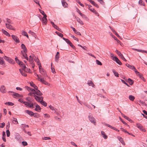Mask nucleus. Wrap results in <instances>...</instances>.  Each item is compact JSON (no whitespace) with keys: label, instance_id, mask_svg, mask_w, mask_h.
Masks as SVG:
<instances>
[{"label":"nucleus","instance_id":"34","mask_svg":"<svg viewBox=\"0 0 147 147\" xmlns=\"http://www.w3.org/2000/svg\"><path fill=\"white\" fill-rule=\"evenodd\" d=\"M22 35H24V36H26L28 38H29V36L28 35L27 33L26 32L24 31H23L22 32Z\"/></svg>","mask_w":147,"mask_h":147},{"label":"nucleus","instance_id":"6","mask_svg":"<svg viewBox=\"0 0 147 147\" xmlns=\"http://www.w3.org/2000/svg\"><path fill=\"white\" fill-rule=\"evenodd\" d=\"M35 90V92H34V94H36L37 96H36L35 95V96H38V97H42L41 96L42 94V93L40 92V91L37 89V90Z\"/></svg>","mask_w":147,"mask_h":147},{"label":"nucleus","instance_id":"26","mask_svg":"<svg viewBox=\"0 0 147 147\" xmlns=\"http://www.w3.org/2000/svg\"><path fill=\"white\" fill-rule=\"evenodd\" d=\"M121 115L124 118L126 119L129 121H132L128 117H127V116H125V115H124V114H123L122 113H121Z\"/></svg>","mask_w":147,"mask_h":147},{"label":"nucleus","instance_id":"12","mask_svg":"<svg viewBox=\"0 0 147 147\" xmlns=\"http://www.w3.org/2000/svg\"><path fill=\"white\" fill-rule=\"evenodd\" d=\"M117 139L119 140L120 142L123 145H125V143L123 141V139L121 137L117 136Z\"/></svg>","mask_w":147,"mask_h":147},{"label":"nucleus","instance_id":"59","mask_svg":"<svg viewBox=\"0 0 147 147\" xmlns=\"http://www.w3.org/2000/svg\"><path fill=\"white\" fill-rule=\"evenodd\" d=\"M98 1L102 5H104L105 4V2L102 0H98Z\"/></svg>","mask_w":147,"mask_h":147},{"label":"nucleus","instance_id":"8","mask_svg":"<svg viewBox=\"0 0 147 147\" xmlns=\"http://www.w3.org/2000/svg\"><path fill=\"white\" fill-rule=\"evenodd\" d=\"M39 81H40L41 82H42V83L46 85H49V83L45 80H44V79L43 78H40V79H39L38 80Z\"/></svg>","mask_w":147,"mask_h":147},{"label":"nucleus","instance_id":"5","mask_svg":"<svg viewBox=\"0 0 147 147\" xmlns=\"http://www.w3.org/2000/svg\"><path fill=\"white\" fill-rule=\"evenodd\" d=\"M39 72L44 77H46L47 76L46 71L44 69L42 68L41 70H39Z\"/></svg>","mask_w":147,"mask_h":147},{"label":"nucleus","instance_id":"17","mask_svg":"<svg viewBox=\"0 0 147 147\" xmlns=\"http://www.w3.org/2000/svg\"><path fill=\"white\" fill-rule=\"evenodd\" d=\"M25 88L28 91H31L32 92H35V90L28 86H25Z\"/></svg>","mask_w":147,"mask_h":147},{"label":"nucleus","instance_id":"38","mask_svg":"<svg viewBox=\"0 0 147 147\" xmlns=\"http://www.w3.org/2000/svg\"><path fill=\"white\" fill-rule=\"evenodd\" d=\"M13 122L15 124H17L18 123V122L17 121V119L13 118V119L12 120Z\"/></svg>","mask_w":147,"mask_h":147},{"label":"nucleus","instance_id":"37","mask_svg":"<svg viewBox=\"0 0 147 147\" xmlns=\"http://www.w3.org/2000/svg\"><path fill=\"white\" fill-rule=\"evenodd\" d=\"M112 71H113V73L115 76L117 77H119V74H118V73L117 72H116L115 70L113 69Z\"/></svg>","mask_w":147,"mask_h":147},{"label":"nucleus","instance_id":"3","mask_svg":"<svg viewBox=\"0 0 147 147\" xmlns=\"http://www.w3.org/2000/svg\"><path fill=\"white\" fill-rule=\"evenodd\" d=\"M3 58L5 59L6 60L10 63L13 64H14L15 63L14 61L9 57H7L6 56H5L3 57Z\"/></svg>","mask_w":147,"mask_h":147},{"label":"nucleus","instance_id":"30","mask_svg":"<svg viewBox=\"0 0 147 147\" xmlns=\"http://www.w3.org/2000/svg\"><path fill=\"white\" fill-rule=\"evenodd\" d=\"M129 99L131 101H134L135 99V97L131 95L129 96Z\"/></svg>","mask_w":147,"mask_h":147},{"label":"nucleus","instance_id":"40","mask_svg":"<svg viewBox=\"0 0 147 147\" xmlns=\"http://www.w3.org/2000/svg\"><path fill=\"white\" fill-rule=\"evenodd\" d=\"M136 126L140 129L142 128V126L140 123H137Z\"/></svg>","mask_w":147,"mask_h":147},{"label":"nucleus","instance_id":"62","mask_svg":"<svg viewBox=\"0 0 147 147\" xmlns=\"http://www.w3.org/2000/svg\"><path fill=\"white\" fill-rule=\"evenodd\" d=\"M1 125H0V128H3L4 127V126H5V123L4 122L2 123H1Z\"/></svg>","mask_w":147,"mask_h":147},{"label":"nucleus","instance_id":"49","mask_svg":"<svg viewBox=\"0 0 147 147\" xmlns=\"http://www.w3.org/2000/svg\"><path fill=\"white\" fill-rule=\"evenodd\" d=\"M23 103H24L25 104V105L26 106H29H29L30 104V102L29 103V102H28L24 101V102H23Z\"/></svg>","mask_w":147,"mask_h":147},{"label":"nucleus","instance_id":"18","mask_svg":"<svg viewBox=\"0 0 147 147\" xmlns=\"http://www.w3.org/2000/svg\"><path fill=\"white\" fill-rule=\"evenodd\" d=\"M29 57V59L28 60H29V61L30 63H34V61L33 60V59H34V56H33V57H32L31 55H30Z\"/></svg>","mask_w":147,"mask_h":147},{"label":"nucleus","instance_id":"10","mask_svg":"<svg viewBox=\"0 0 147 147\" xmlns=\"http://www.w3.org/2000/svg\"><path fill=\"white\" fill-rule=\"evenodd\" d=\"M61 3L62 6L64 8H67L68 7V5L67 3L64 0L61 1Z\"/></svg>","mask_w":147,"mask_h":147},{"label":"nucleus","instance_id":"27","mask_svg":"<svg viewBox=\"0 0 147 147\" xmlns=\"http://www.w3.org/2000/svg\"><path fill=\"white\" fill-rule=\"evenodd\" d=\"M76 21L78 22L81 25H83L84 23L82 21L78 18L77 17L76 18Z\"/></svg>","mask_w":147,"mask_h":147},{"label":"nucleus","instance_id":"57","mask_svg":"<svg viewBox=\"0 0 147 147\" xmlns=\"http://www.w3.org/2000/svg\"><path fill=\"white\" fill-rule=\"evenodd\" d=\"M84 105L85 106H86V107H87L88 108H89L90 109H92V107L90 106V105H88V104H85Z\"/></svg>","mask_w":147,"mask_h":147},{"label":"nucleus","instance_id":"16","mask_svg":"<svg viewBox=\"0 0 147 147\" xmlns=\"http://www.w3.org/2000/svg\"><path fill=\"white\" fill-rule=\"evenodd\" d=\"M5 25L7 28L9 29L14 30V29H13L12 26L10 25L9 24H6Z\"/></svg>","mask_w":147,"mask_h":147},{"label":"nucleus","instance_id":"14","mask_svg":"<svg viewBox=\"0 0 147 147\" xmlns=\"http://www.w3.org/2000/svg\"><path fill=\"white\" fill-rule=\"evenodd\" d=\"M90 10L96 15L99 16L97 12L94 8H90Z\"/></svg>","mask_w":147,"mask_h":147},{"label":"nucleus","instance_id":"2","mask_svg":"<svg viewBox=\"0 0 147 147\" xmlns=\"http://www.w3.org/2000/svg\"><path fill=\"white\" fill-rule=\"evenodd\" d=\"M88 118L90 121L92 123L94 124L95 125H96V120L95 118L92 116V114L90 113L88 115Z\"/></svg>","mask_w":147,"mask_h":147},{"label":"nucleus","instance_id":"60","mask_svg":"<svg viewBox=\"0 0 147 147\" xmlns=\"http://www.w3.org/2000/svg\"><path fill=\"white\" fill-rule=\"evenodd\" d=\"M111 35L112 36L113 38L115 40H117V42H119V40H118L116 37H115V36L114 35Z\"/></svg>","mask_w":147,"mask_h":147},{"label":"nucleus","instance_id":"45","mask_svg":"<svg viewBox=\"0 0 147 147\" xmlns=\"http://www.w3.org/2000/svg\"><path fill=\"white\" fill-rule=\"evenodd\" d=\"M4 61L2 57H0V64H3L4 63Z\"/></svg>","mask_w":147,"mask_h":147},{"label":"nucleus","instance_id":"35","mask_svg":"<svg viewBox=\"0 0 147 147\" xmlns=\"http://www.w3.org/2000/svg\"><path fill=\"white\" fill-rule=\"evenodd\" d=\"M63 39L69 45L70 44V43L71 42L68 39L65 38H63Z\"/></svg>","mask_w":147,"mask_h":147},{"label":"nucleus","instance_id":"51","mask_svg":"<svg viewBox=\"0 0 147 147\" xmlns=\"http://www.w3.org/2000/svg\"><path fill=\"white\" fill-rule=\"evenodd\" d=\"M27 51H25V50H23L21 51V53L22 55V56H24V54L26 53H27Z\"/></svg>","mask_w":147,"mask_h":147},{"label":"nucleus","instance_id":"43","mask_svg":"<svg viewBox=\"0 0 147 147\" xmlns=\"http://www.w3.org/2000/svg\"><path fill=\"white\" fill-rule=\"evenodd\" d=\"M138 3L140 5L144 6L145 5L142 0H139Z\"/></svg>","mask_w":147,"mask_h":147},{"label":"nucleus","instance_id":"11","mask_svg":"<svg viewBox=\"0 0 147 147\" xmlns=\"http://www.w3.org/2000/svg\"><path fill=\"white\" fill-rule=\"evenodd\" d=\"M47 15H45V16H43V17L42 18V22L45 24H47Z\"/></svg>","mask_w":147,"mask_h":147},{"label":"nucleus","instance_id":"4","mask_svg":"<svg viewBox=\"0 0 147 147\" xmlns=\"http://www.w3.org/2000/svg\"><path fill=\"white\" fill-rule=\"evenodd\" d=\"M115 52L118 55L121 57L123 60L125 61H126V59L124 57L123 55L119 51H118L117 50H116L115 51Z\"/></svg>","mask_w":147,"mask_h":147},{"label":"nucleus","instance_id":"28","mask_svg":"<svg viewBox=\"0 0 147 147\" xmlns=\"http://www.w3.org/2000/svg\"><path fill=\"white\" fill-rule=\"evenodd\" d=\"M101 134L102 137L104 138L105 139H107V136L105 134V133L103 131H101Z\"/></svg>","mask_w":147,"mask_h":147},{"label":"nucleus","instance_id":"32","mask_svg":"<svg viewBox=\"0 0 147 147\" xmlns=\"http://www.w3.org/2000/svg\"><path fill=\"white\" fill-rule=\"evenodd\" d=\"M22 66V70H24L26 68V67L25 66V65L24 63L22 62H21V65Z\"/></svg>","mask_w":147,"mask_h":147},{"label":"nucleus","instance_id":"21","mask_svg":"<svg viewBox=\"0 0 147 147\" xmlns=\"http://www.w3.org/2000/svg\"><path fill=\"white\" fill-rule=\"evenodd\" d=\"M2 31L3 32V33L6 36H10V34L7 32L5 30L3 29H2Z\"/></svg>","mask_w":147,"mask_h":147},{"label":"nucleus","instance_id":"9","mask_svg":"<svg viewBox=\"0 0 147 147\" xmlns=\"http://www.w3.org/2000/svg\"><path fill=\"white\" fill-rule=\"evenodd\" d=\"M113 60L115 61L117 63L119 64V65H121L122 64V63L116 57H114L113 58Z\"/></svg>","mask_w":147,"mask_h":147},{"label":"nucleus","instance_id":"25","mask_svg":"<svg viewBox=\"0 0 147 147\" xmlns=\"http://www.w3.org/2000/svg\"><path fill=\"white\" fill-rule=\"evenodd\" d=\"M26 100L31 103L32 102V101L33 100V99L32 98L30 97H26Z\"/></svg>","mask_w":147,"mask_h":147},{"label":"nucleus","instance_id":"50","mask_svg":"<svg viewBox=\"0 0 147 147\" xmlns=\"http://www.w3.org/2000/svg\"><path fill=\"white\" fill-rule=\"evenodd\" d=\"M28 95L30 96H34L35 98L36 96H35V94H34V92H32L29 93L28 94Z\"/></svg>","mask_w":147,"mask_h":147},{"label":"nucleus","instance_id":"44","mask_svg":"<svg viewBox=\"0 0 147 147\" xmlns=\"http://www.w3.org/2000/svg\"><path fill=\"white\" fill-rule=\"evenodd\" d=\"M125 65L128 67L130 68L131 69H132L133 67H134L133 66L130 65V64H126Z\"/></svg>","mask_w":147,"mask_h":147},{"label":"nucleus","instance_id":"56","mask_svg":"<svg viewBox=\"0 0 147 147\" xmlns=\"http://www.w3.org/2000/svg\"><path fill=\"white\" fill-rule=\"evenodd\" d=\"M7 136V137H9L10 135V132L9 130L8 129L6 131Z\"/></svg>","mask_w":147,"mask_h":147},{"label":"nucleus","instance_id":"29","mask_svg":"<svg viewBox=\"0 0 147 147\" xmlns=\"http://www.w3.org/2000/svg\"><path fill=\"white\" fill-rule=\"evenodd\" d=\"M127 81L130 85H132L133 84L134 81L131 79L130 78H128L127 80Z\"/></svg>","mask_w":147,"mask_h":147},{"label":"nucleus","instance_id":"36","mask_svg":"<svg viewBox=\"0 0 147 147\" xmlns=\"http://www.w3.org/2000/svg\"><path fill=\"white\" fill-rule=\"evenodd\" d=\"M55 33L56 34H57L58 36H59L60 37H61L62 38H63V35L62 34H61V33H60V32H58L57 31H56Z\"/></svg>","mask_w":147,"mask_h":147},{"label":"nucleus","instance_id":"15","mask_svg":"<svg viewBox=\"0 0 147 147\" xmlns=\"http://www.w3.org/2000/svg\"><path fill=\"white\" fill-rule=\"evenodd\" d=\"M19 70L20 73L21 74L22 76L25 77L27 76V74L24 71H23V70H22L20 69H19Z\"/></svg>","mask_w":147,"mask_h":147},{"label":"nucleus","instance_id":"61","mask_svg":"<svg viewBox=\"0 0 147 147\" xmlns=\"http://www.w3.org/2000/svg\"><path fill=\"white\" fill-rule=\"evenodd\" d=\"M34 1L36 3L38 4V5L40 7V5L39 3V1L38 0H34Z\"/></svg>","mask_w":147,"mask_h":147},{"label":"nucleus","instance_id":"20","mask_svg":"<svg viewBox=\"0 0 147 147\" xmlns=\"http://www.w3.org/2000/svg\"><path fill=\"white\" fill-rule=\"evenodd\" d=\"M30 85L32 87H33L35 90H37L38 87L33 82L30 83Z\"/></svg>","mask_w":147,"mask_h":147},{"label":"nucleus","instance_id":"19","mask_svg":"<svg viewBox=\"0 0 147 147\" xmlns=\"http://www.w3.org/2000/svg\"><path fill=\"white\" fill-rule=\"evenodd\" d=\"M5 87L3 86H2L0 88V91L2 93L5 92Z\"/></svg>","mask_w":147,"mask_h":147},{"label":"nucleus","instance_id":"53","mask_svg":"<svg viewBox=\"0 0 147 147\" xmlns=\"http://www.w3.org/2000/svg\"><path fill=\"white\" fill-rule=\"evenodd\" d=\"M96 63L98 65H102V63L99 60H96Z\"/></svg>","mask_w":147,"mask_h":147},{"label":"nucleus","instance_id":"39","mask_svg":"<svg viewBox=\"0 0 147 147\" xmlns=\"http://www.w3.org/2000/svg\"><path fill=\"white\" fill-rule=\"evenodd\" d=\"M13 95V96H15L14 97L15 98H16V97H21V95L18 94V93H15Z\"/></svg>","mask_w":147,"mask_h":147},{"label":"nucleus","instance_id":"13","mask_svg":"<svg viewBox=\"0 0 147 147\" xmlns=\"http://www.w3.org/2000/svg\"><path fill=\"white\" fill-rule=\"evenodd\" d=\"M25 112L32 117L34 115L33 112L30 110H26L25 111Z\"/></svg>","mask_w":147,"mask_h":147},{"label":"nucleus","instance_id":"63","mask_svg":"<svg viewBox=\"0 0 147 147\" xmlns=\"http://www.w3.org/2000/svg\"><path fill=\"white\" fill-rule=\"evenodd\" d=\"M59 58V55H56L55 57V61L57 62Z\"/></svg>","mask_w":147,"mask_h":147},{"label":"nucleus","instance_id":"42","mask_svg":"<svg viewBox=\"0 0 147 147\" xmlns=\"http://www.w3.org/2000/svg\"><path fill=\"white\" fill-rule=\"evenodd\" d=\"M28 33L32 35L33 36H36L35 33L31 30H30Z\"/></svg>","mask_w":147,"mask_h":147},{"label":"nucleus","instance_id":"31","mask_svg":"<svg viewBox=\"0 0 147 147\" xmlns=\"http://www.w3.org/2000/svg\"><path fill=\"white\" fill-rule=\"evenodd\" d=\"M15 61H16V62L17 63L19 64V65H21V62L22 61H20L18 58L17 57H16L15 58Z\"/></svg>","mask_w":147,"mask_h":147},{"label":"nucleus","instance_id":"46","mask_svg":"<svg viewBox=\"0 0 147 147\" xmlns=\"http://www.w3.org/2000/svg\"><path fill=\"white\" fill-rule=\"evenodd\" d=\"M33 114L34 115H33V116L36 118H38L39 116V115L37 113H34Z\"/></svg>","mask_w":147,"mask_h":147},{"label":"nucleus","instance_id":"24","mask_svg":"<svg viewBox=\"0 0 147 147\" xmlns=\"http://www.w3.org/2000/svg\"><path fill=\"white\" fill-rule=\"evenodd\" d=\"M88 84L90 86H92L93 87H94L95 86L91 80H88Z\"/></svg>","mask_w":147,"mask_h":147},{"label":"nucleus","instance_id":"48","mask_svg":"<svg viewBox=\"0 0 147 147\" xmlns=\"http://www.w3.org/2000/svg\"><path fill=\"white\" fill-rule=\"evenodd\" d=\"M49 108L53 110V111H54L55 110H57L56 108L51 105L49 106Z\"/></svg>","mask_w":147,"mask_h":147},{"label":"nucleus","instance_id":"58","mask_svg":"<svg viewBox=\"0 0 147 147\" xmlns=\"http://www.w3.org/2000/svg\"><path fill=\"white\" fill-rule=\"evenodd\" d=\"M119 117V119H120V120L121 121V122L124 124H125V125H126L127 126H129V125L127 124L124 121H123V120H122L121 118V117Z\"/></svg>","mask_w":147,"mask_h":147},{"label":"nucleus","instance_id":"55","mask_svg":"<svg viewBox=\"0 0 147 147\" xmlns=\"http://www.w3.org/2000/svg\"><path fill=\"white\" fill-rule=\"evenodd\" d=\"M93 3H91L92 4L96 6L97 8L99 7V6L98 5V4L96 3L94 1H93Z\"/></svg>","mask_w":147,"mask_h":147},{"label":"nucleus","instance_id":"1","mask_svg":"<svg viewBox=\"0 0 147 147\" xmlns=\"http://www.w3.org/2000/svg\"><path fill=\"white\" fill-rule=\"evenodd\" d=\"M43 97H38L36 96L35 97V99L38 102H40L41 104L44 106L46 107L47 105V104L45 101L43 100Z\"/></svg>","mask_w":147,"mask_h":147},{"label":"nucleus","instance_id":"54","mask_svg":"<svg viewBox=\"0 0 147 147\" xmlns=\"http://www.w3.org/2000/svg\"><path fill=\"white\" fill-rule=\"evenodd\" d=\"M139 102H140V103L141 104L143 105H146V103L143 101L140 100Z\"/></svg>","mask_w":147,"mask_h":147},{"label":"nucleus","instance_id":"22","mask_svg":"<svg viewBox=\"0 0 147 147\" xmlns=\"http://www.w3.org/2000/svg\"><path fill=\"white\" fill-rule=\"evenodd\" d=\"M132 49L135 51H137L138 52H141L142 53H147V51H146L142 50H140L139 49Z\"/></svg>","mask_w":147,"mask_h":147},{"label":"nucleus","instance_id":"41","mask_svg":"<svg viewBox=\"0 0 147 147\" xmlns=\"http://www.w3.org/2000/svg\"><path fill=\"white\" fill-rule=\"evenodd\" d=\"M5 105H10V106H13V105L14 104L12 102H6L5 103Z\"/></svg>","mask_w":147,"mask_h":147},{"label":"nucleus","instance_id":"52","mask_svg":"<svg viewBox=\"0 0 147 147\" xmlns=\"http://www.w3.org/2000/svg\"><path fill=\"white\" fill-rule=\"evenodd\" d=\"M39 11L40 12L43 16H45V15H46L44 12L41 9H39Z\"/></svg>","mask_w":147,"mask_h":147},{"label":"nucleus","instance_id":"23","mask_svg":"<svg viewBox=\"0 0 147 147\" xmlns=\"http://www.w3.org/2000/svg\"><path fill=\"white\" fill-rule=\"evenodd\" d=\"M36 108L34 110L38 112H40L39 110H40L41 108L39 105H37L36 106Z\"/></svg>","mask_w":147,"mask_h":147},{"label":"nucleus","instance_id":"47","mask_svg":"<svg viewBox=\"0 0 147 147\" xmlns=\"http://www.w3.org/2000/svg\"><path fill=\"white\" fill-rule=\"evenodd\" d=\"M23 56L27 60H28L29 59L28 57L27 56V53H26L24 54V56Z\"/></svg>","mask_w":147,"mask_h":147},{"label":"nucleus","instance_id":"64","mask_svg":"<svg viewBox=\"0 0 147 147\" xmlns=\"http://www.w3.org/2000/svg\"><path fill=\"white\" fill-rule=\"evenodd\" d=\"M69 45L73 49H75V47L72 44L71 42L70 43V44Z\"/></svg>","mask_w":147,"mask_h":147},{"label":"nucleus","instance_id":"33","mask_svg":"<svg viewBox=\"0 0 147 147\" xmlns=\"http://www.w3.org/2000/svg\"><path fill=\"white\" fill-rule=\"evenodd\" d=\"M21 47L22 49L23 50H25L26 51H27V49H26L25 45L23 44H22L21 45Z\"/></svg>","mask_w":147,"mask_h":147},{"label":"nucleus","instance_id":"7","mask_svg":"<svg viewBox=\"0 0 147 147\" xmlns=\"http://www.w3.org/2000/svg\"><path fill=\"white\" fill-rule=\"evenodd\" d=\"M11 37L12 39L16 42L19 43L20 42V40L17 36H16L13 35H11Z\"/></svg>","mask_w":147,"mask_h":147}]
</instances>
